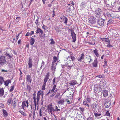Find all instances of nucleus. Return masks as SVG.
<instances>
[{
    "label": "nucleus",
    "mask_w": 120,
    "mask_h": 120,
    "mask_svg": "<svg viewBox=\"0 0 120 120\" xmlns=\"http://www.w3.org/2000/svg\"><path fill=\"white\" fill-rule=\"evenodd\" d=\"M67 62L65 64V65L69 68H71L72 66L71 64V61H73L75 60V57L74 56H69L67 58Z\"/></svg>",
    "instance_id": "1"
},
{
    "label": "nucleus",
    "mask_w": 120,
    "mask_h": 120,
    "mask_svg": "<svg viewBox=\"0 0 120 120\" xmlns=\"http://www.w3.org/2000/svg\"><path fill=\"white\" fill-rule=\"evenodd\" d=\"M36 94L35 93L33 94L34 102L35 107H36V105H37L38 104V102L40 100V96L41 95V92L40 91H38L37 94L36 99L35 97Z\"/></svg>",
    "instance_id": "2"
},
{
    "label": "nucleus",
    "mask_w": 120,
    "mask_h": 120,
    "mask_svg": "<svg viewBox=\"0 0 120 120\" xmlns=\"http://www.w3.org/2000/svg\"><path fill=\"white\" fill-rule=\"evenodd\" d=\"M50 76V73L49 72L47 73L44 77V82L42 86V90H45V86L46 85V82L48 80Z\"/></svg>",
    "instance_id": "3"
},
{
    "label": "nucleus",
    "mask_w": 120,
    "mask_h": 120,
    "mask_svg": "<svg viewBox=\"0 0 120 120\" xmlns=\"http://www.w3.org/2000/svg\"><path fill=\"white\" fill-rule=\"evenodd\" d=\"M101 88L99 85H95L94 86V92L97 94H98L101 91Z\"/></svg>",
    "instance_id": "4"
},
{
    "label": "nucleus",
    "mask_w": 120,
    "mask_h": 120,
    "mask_svg": "<svg viewBox=\"0 0 120 120\" xmlns=\"http://www.w3.org/2000/svg\"><path fill=\"white\" fill-rule=\"evenodd\" d=\"M48 112H50L51 114H52V111H54V108L52 107V104L51 103L49 104L47 106Z\"/></svg>",
    "instance_id": "5"
},
{
    "label": "nucleus",
    "mask_w": 120,
    "mask_h": 120,
    "mask_svg": "<svg viewBox=\"0 0 120 120\" xmlns=\"http://www.w3.org/2000/svg\"><path fill=\"white\" fill-rule=\"evenodd\" d=\"M6 62V57L5 56L1 55L0 56V64L4 65Z\"/></svg>",
    "instance_id": "6"
},
{
    "label": "nucleus",
    "mask_w": 120,
    "mask_h": 120,
    "mask_svg": "<svg viewBox=\"0 0 120 120\" xmlns=\"http://www.w3.org/2000/svg\"><path fill=\"white\" fill-rule=\"evenodd\" d=\"M56 86L55 84L54 85L53 87L51 90V93H53V94H52L53 96L55 94L58 90V89L57 88H56Z\"/></svg>",
    "instance_id": "7"
},
{
    "label": "nucleus",
    "mask_w": 120,
    "mask_h": 120,
    "mask_svg": "<svg viewBox=\"0 0 120 120\" xmlns=\"http://www.w3.org/2000/svg\"><path fill=\"white\" fill-rule=\"evenodd\" d=\"M101 10L99 8H97L94 11L95 14H96V16L97 17L99 16L101 13Z\"/></svg>",
    "instance_id": "8"
},
{
    "label": "nucleus",
    "mask_w": 120,
    "mask_h": 120,
    "mask_svg": "<svg viewBox=\"0 0 120 120\" xmlns=\"http://www.w3.org/2000/svg\"><path fill=\"white\" fill-rule=\"evenodd\" d=\"M96 18L94 17L91 16L89 19V22L91 24H94L96 22Z\"/></svg>",
    "instance_id": "9"
},
{
    "label": "nucleus",
    "mask_w": 120,
    "mask_h": 120,
    "mask_svg": "<svg viewBox=\"0 0 120 120\" xmlns=\"http://www.w3.org/2000/svg\"><path fill=\"white\" fill-rule=\"evenodd\" d=\"M104 20L102 18L99 19L98 20V24L101 26H104Z\"/></svg>",
    "instance_id": "10"
},
{
    "label": "nucleus",
    "mask_w": 120,
    "mask_h": 120,
    "mask_svg": "<svg viewBox=\"0 0 120 120\" xmlns=\"http://www.w3.org/2000/svg\"><path fill=\"white\" fill-rule=\"evenodd\" d=\"M29 103L28 102V100H27L25 101H23L22 103V108L24 110V107L25 106L27 108L28 107Z\"/></svg>",
    "instance_id": "11"
},
{
    "label": "nucleus",
    "mask_w": 120,
    "mask_h": 120,
    "mask_svg": "<svg viewBox=\"0 0 120 120\" xmlns=\"http://www.w3.org/2000/svg\"><path fill=\"white\" fill-rule=\"evenodd\" d=\"M104 106L106 108H109L111 106V103L110 102L108 101L106 99H105Z\"/></svg>",
    "instance_id": "12"
},
{
    "label": "nucleus",
    "mask_w": 120,
    "mask_h": 120,
    "mask_svg": "<svg viewBox=\"0 0 120 120\" xmlns=\"http://www.w3.org/2000/svg\"><path fill=\"white\" fill-rule=\"evenodd\" d=\"M71 36L72 38V42H75L76 41V35L74 32V31L72 30L71 31Z\"/></svg>",
    "instance_id": "13"
},
{
    "label": "nucleus",
    "mask_w": 120,
    "mask_h": 120,
    "mask_svg": "<svg viewBox=\"0 0 120 120\" xmlns=\"http://www.w3.org/2000/svg\"><path fill=\"white\" fill-rule=\"evenodd\" d=\"M84 58V55L83 53L77 59L78 61L79 62H81L83 60Z\"/></svg>",
    "instance_id": "14"
},
{
    "label": "nucleus",
    "mask_w": 120,
    "mask_h": 120,
    "mask_svg": "<svg viewBox=\"0 0 120 120\" xmlns=\"http://www.w3.org/2000/svg\"><path fill=\"white\" fill-rule=\"evenodd\" d=\"M106 81H102L100 82L99 85L101 88H103L105 86L106 84Z\"/></svg>",
    "instance_id": "15"
},
{
    "label": "nucleus",
    "mask_w": 120,
    "mask_h": 120,
    "mask_svg": "<svg viewBox=\"0 0 120 120\" xmlns=\"http://www.w3.org/2000/svg\"><path fill=\"white\" fill-rule=\"evenodd\" d=\"M60 19L65 24H67L68 19L66 17L64 16H63L60 17Z\"/></svg>",
    "instance_id": "16"
},
{
    "label": "nucleus",
    "mask_w": 120,
    "mask_h": 120,
    "mask_svg": "<svg viewBox=\"0 0 120 120\" xmlns=\"http://www.w3.org/2000/svg\"><path fill=\"white\" fill-rule=\"evenodd\" d=\"M86 59L87 61L86 62H88L89 63H90L91 61H93V60L91 58V56L90 55L87 56V57H86Z\"/></svg>",
    "instance_id": "17"
},
{
    "label": "nucleus",
    "mask_w": 120,
    "mask_h": 120,
    "mask_svg": "<svg viewBox=\"0 0 120 120\" xmlns=\"http://www.w3.org/2000/svg\"><path fill=\"white\" fill-rule=\"evenodd\" d=\"M98 64V61L97 59L95 58L92 63L93 66L94 67H96L97 66Z\"/></svg>",
    "instance_id": "18"
},
{
    "label": "nucleus",
    "mask_w": 120,
    "mask_h": 120,
    "mask_svg": "<svg viewBox=\"0 0 120 120\" xmlns=\"http://www.w3.org/2000/svg\"><path fill=\"white\" fill-rule=\"evenodd\" d=\"M108 91L106 90H104L102 91V94L103 96L104 97L107 96L108 95Z\"/></svg>",
    "instance_id": "19"
},
{
    "label": "nucleus",
    "mask_w": 120,
    "mask_h": 120,
    "mask_svg": "<svg viewBox=\"0 0 120 120\" xmlns=\"http://www.w3.org/2000/svg\"><path fill=\"white\" fill-rule=\"evenodd\" d=\"M32 59L31 57H29V59L28 63L29 68H31L32 67Z\"/></svg>",
    "instance_id": "20"
},
{
    "label": "nucleus",
    "mask_w": 120,
    "mask_h": 120,
    "mask_svg": "<svg viewBox=\"0 0 120 120\" xmlns=\"http://www.w3.org/2000/svg\"><path fill=\"white\" fill-rule=\"evenodd\" d=\"M17 101L15 98H14L12 100V106L14 108H15L16 106Z\"/></svg>",
    "instance_id": "21"
},
{
    "label": "nucleus",
    "mask_w": 120,
    "mask_h": 120,
    "mask_svg": "<svg viewBox=\"0 0 120 120\" xmlns=\"http://www.w3.org/2000/svg\"><path fill=\"white\" fill-rule=\"evenodd\" d=\"M119 15H117L115 12H113L111 14V17L114 18H117L118 17Z\"/></svg>",
    "instance_id": "22"
},
{
    "label": "nucleus",
    "mask_w": 120,
    "mask_h": 120,
    "mask_svg": "<svg viewBox=\"0 0 120 120\" xmlns=\"http://www.w3.org/2000/svg\"><path fill=\"white\" fill-rule=\"evenodd\" d=\"M36 32L37 34L40 33L42 35L43 32L40 28H38L36 30Z\"/></svg>",
    "instance_id": "23"
},
{
    "label": "nucleus",
    "mask_w": 120,
    "mask_h": 120,
    "mask_svg": "<svg viewBox=\"0 0 120 120\" xmlns=\"http://www.w3.org/2000/svg\"><path fill=\"white\" fill-rule=\"evenodd\" d=\"M11 82V81L10 80L8 79L4 81V85H5L6 86H8L9 83Z\"/></svg>",
    "instance_id": "24"
},
{
    "label": "nucleus",
    "mask_w": 120,
    "mask_h": 120,
    "mask_svg": "<svg viewBox=\"0 0 120 120\" xmlns=\"http://www.w3.org/2000/svg\"><path fill=\"white\" fill-rule=\"evenodd\" d=\"M26 79L28 82L30 83H31L32 80L31 79L30 76V75H28L27 76Z\"/></svg>",
    "instance_id": "25"
},
{
    "label": "nucleus",
    "mask_w": 120,
    "mask_h": 120,
    "mask_svg": "<svg viewBox=\"0 0 120 120\" xmlns=\"http://www.w3.org/2000/svg\"><path fill=\"white\" fill-rule=\"evenodd\" d=\"M77 83V82L75 80H73L70 82L69 84L71 86H73Z\"/></svg>",
    "instance_id": "26"
},
{
    "label": "nucleus",
    "mask_w": 120,
    "mask_h": 120,
    "mask_svg": "<svg viewBox=\"0 0 120 120\" xmlns=\"http://www.w3.org/2000/svg\"><path fill=\"white\" fill-rule=\"evenodd\" d=\"M30 45H32L34 44L35 42V40L34 38H31L30 39Z\"/></svg>",
    "instance_id": "27"
},
{
    "label": "nucleus",
    "mask_w": 120,
    "mask_h": 120,
    "mask_svg": "<svg viewBox=\"0 0 120 120\" xmlns=\"http://www.w3.org/2000/svg\"><path fill=\"white\" fill-rule=\"evenodd\" d=\"M93 51L97 57H98L99 56V54L98 53V50L96 49L94 50Z\"/></svg>",
    "instance_id": "28"
},
{
    "label": "nucleus",
    "mask_w": 120,
    "mask_h": 120,
    "mask_svg": "<svg viewBox=\"0 0 120 120\" xmlns=\"http://www.w3.org/2000/svg\"><path fill=\"white\" fill-rule=\"evenodd\" d=\"M4 94V90L3 88L0 89V96H2Z\"/></svg>",
    "instance_id": "29"
},
{
    "label": "nucleus",
    "mask_w": 120,
    "mask_h": 120,
    "mask_svg": "<svg viewBox=\"0 0 120 120\" xmlns=\"http://www.w3.org/2000/svg\"><path fill=\"white\" fill-rule=\"evenodd\" d=\"M3 114L5 117H6L8 116V113L6 110L3 109L2 110Z\"/></svg>",
    "instance_id": "30"
},
{
    "label": "nucleus",
    "mask_w": 120,
    "mask_h": 120,
    "mask_svg": "<svg viewBox=\"0 0 120 120\" xmlns=\"http://www.w3.org/2000/svg\"><path fill=\"white\" fill-rule=\"evenodd\" d=\"M86 3H87L86 2H82L80 5L81 7L82 8H85V5Z\"/></svg>",
    "instance_id": "31"
},
{
    "label": "nucleus",
    "mask_w": 120,
    "mask_h": 120,
    "mask_svg": "<svg viewBox=\"0 0 120 120\" xmlns=\"http://www.w3.org/2000/svg\"><path fill=\"white\" fill-rule=\"evenodd\" d=\"M92 107L94 109H96L97 108V105L96 103H93L92 105Z\"/></svg>",
    "instance_id": "32"
},
{
    "label": "nucleus",
    "mask_w": 120,
    "mask_h": 120,
    "mask_svg": "<svg viewBox=\"0 0 120 120\" xmlns=\"http://www.w3.org/2000/svg\"><path fill=\"white\" fill-rule=\"evenodd\" d=\"M12 99L11 98H9L7 102V104L8 105H10V104L12 102Z\"/></svg>",
    "instance_id": "33"
},
{
    "label": "nucleus",
    "mask_w": 120,
    "mask_h": 120,
    "mask_svg": "<svg viewBox=\"0 0 120 120\" xmlns=\"http://www.w3.org/2000/svg\"><path fill=\"white\" fill-rule=\"evenodd\" d=\"M102 40L107 42H108L110 41V40L108 38H102Z\"/></svg>",
    "instance_id": "34"
},
{
    "label": "nucleus",
    "mask_w": 120,
    "mask_h": 120,
    "mask_svg": "<svg viewBox=\"0 0 120 120\" xmlns=\"http://www.w3.org/2000/svg\"><path fill=\"white\" fill-rule=\"evenodd\" d=\"M4 78L3 77L0 76V83L1 84L3 83L4 81Z\"/></svg>",
    "instance_id": "35"
},
{
    "label": "nucleus",
    "mask_w": 120,
    "mask_h": 120,
    "mask_svg": "<svg viewBox=\"0 0 120 120\" xmlns=\"http://www.w3.org/2000/svg\"><path fill=\"white\" fill-rule=\"evenodd\" d=\"M87 103V101H84L83 102V104L85 105L87 107L89 108V105Z\"/></svg>",
    "instance_id": "36"
},
{
    "label": "nucleus",
    "mask_w": 120,
    "mask_h": 120,
    "mask_svg": "<svg viewBox=\"0 0 120 120\" xmlns=\"http://www.w3.org/2000/svg\"><path fill=\"white\" fill-rule=\"evenodd\" d=\"M94 114L95 116L96 117L99 116L101 115V114L97 113L96 112H95V111H94Z\"/></svg>",
    "instance_id": "37"
},
{
    "label": "nucleus",
    "mask_w": 120,
    "mask_h": 120,
    "mask_svg": "<svg viewBox=\"0 0 120 120\" xmlns=\"http://www.w3.org/2000/svg\"><path fill=\"white\" fill-rule=\"evenodd\" d=\"M65 101L67 102V104H69L72 103V101H70L68 99H67L65 100Z\"/></svg>",
    "instance_id": "38"
},
{
    "label": "nucleus",
    "mask_w": 120,
    "mask_h": 120,
    "mask_svg": "<svg viewBox=\"0 0 120 120\" xmlns=\"http://www.w3.org/2000/svg\"><path fill=\"white\" fill-rule=\"evenodd\" d=\"M65 101L64 99L58 101V103L60 104H62Z\"/></svg>",
    "instance_id": "39"
},
{
    "label": "nucleus",
    "mask_w": 120,
    "mask_h": 120,
    "mask_svg": "<svg viewBox=\"0 0 120 120\" xmlns=\"http://www.w3.org/2000/svg\"><path fill=\"white\" fill-rule=\"evenodd\" d=\"M104 65H103V67L104 68H105L107 65V61L105 59L104 60Z\"/></svg>",
    "instance_id": "40"
},
{
    "label": "nucleus",
    "mask_w": 120,
    "mask_h": 120,
    "mask_svg": "<svg viewBox=\"0 0 120 120\" xmlns=\"http://www.w3.org/2000/svg\"><path fill=\"white\" fill-rule=\"evenodd\" d=\"M87 102H88L90 103L91 101V99L90 97H87Z\"/></svg>",
    "instance_id": "41"
},
{
    "label": "nucleus",
    "mask_w": 120,
    "mask_h": 120,
    "mask_svg": "<svg viewBox=\"0 0 120 120\" xmlns=\"http://www.w3.org/2000/svg\"><path fill=\"white\" fill-rule=\"evenodd\" d=\"M108 43L107 44V47L109 48H111L113 46L111 45L110 42V41L108 42Z\"/></svg>",
    "instance_id": "42"
},
{
    "label": "nucleus",
    "mask_w": 120,
    "mask_h": 120,
    "mask_svg": "<svg viewBox=\"0 0 120 120\" xmlns=\"http://www.w3.org/2000/svg\"><path fill=\"white\" fill-rule=\"evenodd\" d=\"M40 36L41 41H44L45 40V38L44 35H43Z\"/></svg>",
    "instance_id": "43"
},
{
    "label": "nucleus",
    "mask_w": 120,
    "mask_h": 120,
    "mask_svg": "<svg viewBox=\"0 0 120 120\" xmlns=\"http://www.w3.org/2000/svg\"><path fill=\"white\" fill-rule=\"evenodd\" d=\"M14 88V86H11V88L9 90L10 92H12Z\"/></svg>",
    "instance_id": "44"
},
{
    "label": "nucleus",
    "mask_w": 120,
    "mask_h": 120,
    "mask_svg": "<svg viewBox=\"0 0 120 120\" xmlns=\"http://www.w3.org/2000/svg\"><path fill=\"white\" fill-rule=\"evenodd\" d=\"M50 41H51V42L50 43V44H54L55 43V42L54 41L53 39H50Z\"/></svg>",
    "instance_id": "45"
},
{
    "label": "nucleus",
    "mask_w": 120,
    "mask_h": 120,
    "mask_svg": "<svg viewBox=\"0 0 120 120\" xmlns=\"http://www.w3.org/2000/svg\"><path fill=\"white\" fill-rule=\"evenodd\" d=\"M21 19V17H16L15 19L16 21V22H18Z\"/></svg>",
    "instance_id": "46"
},
{
    "label": "nucleus",
    "mask_w": 120,
    "mask_h": 120,
    "mask_svg": "<svg viewBox=\"0 0 120 120\" xmlns=\"http://www.w3.org/2000/svg\"><path fill=\"white\" fill-rule=\"evenodd\" d=\"M85 43H89L90 45H94V44H95V42H92V43H91V42H86V41L85 42Z\"/></svg>",
    "instance_id": "47"
},
{
    "label": "nucleus",
    "mask_w": 120,
    "mask_h": 120,
    "mask_svg": "<svg viewBox=\"0 0 120 120\" xmlns=\"http://www.w3.org/2000/svg\"><path fill=\"white\" fill-rule=\"evenodd\" d=\"M53 59L54 62H56V61L58 60V58L56 57L55 56H54L53 57Z\"/></svg>",
    "instance_id": "48"
},
{
    "label": "nucleus",
    "mask_w": 120,
    "mask_h": 120,
    "mask_svg": "<svg viewBox=\"0 0 120 120\" xmlns=\"http://www.w3.org/2000/svg\"><path fill=\"white\" fill-rule=\"evenodd\" d=\"M19 112L21 113V114L24 116H25L26 115V114L24 113V112L23 111H20Z\"/></svg>",
    "instance_id": "49"
},
{
    "label": "nucleus",
    "mask_w": 120,
    "mask_h": 120,
    "mask_svg": "<svg viewBox=\"0 0 120 120\" xmlns=\"http://www.w3.org/2000/svg\"><path fill=\"white\" fill-rule=\"evenodd\" d=\"M60 94L59 92H57L56 94V95L55 96V98H57L60 95Z\"/></svg>",
    "instance_id": "50"
},
{
    "label": "nucleus",
    "mask_w": 120,
    "mask_h": 120,
    "mask_svg": "<svg viewBox=\"0 0 120 120\" xmlns=\"http://www.w3.org/2000/svg\"><path fill=\"white\" fill-rule=\"evenodd\" d=\"M105 115L106 116H110V113H109V111H107L106 112Z\"/></svg>",
    "instance_id": "51"
},
{
    "label": "nucleus",
    "mask_w": 120,
    "mask_h": 120,
    "mask_svg": "<svg viewBox=\"0 0 120 120\" xmlns=\"http://www.w3.org/2000/svg\"><path fill=\"white\" fill-rule=\"evenodd\" d=\"M79 109L82 112H83L84 110V108L83 107H80Z\"/></svg>",
    "instance_id": "52"
},
{
    "label": "nucleus",
    "mask_w": 120,
    "mask_h": 120,
    "mask_svg": "<svg viewBox=\"0 0 120 120\" xmlns=\"http://www.w3.org/2000/svg\"><path fill=\"white\" fill-rule=\"evenodd\" d=\"M55 109H54V111H60V110L58 109V107L57 106L56 107Z\"/></svg>",
    "instance_id": "53"
},
{
    "label": "nucleus",
    "mask_w": 120,
    "mask_h": 120,
    "mask_svg": "<svg viewBox=\"0 0 120 120\" xmlns=\"http://www.w3.org/2000/svg\"><path fill=\"white\" fill-rule=\"evenodd\" d=\"M103 77H104V76L103 75H97L96 76V77H98L99 78H102Z\"/></svg>",
    "instance_id": "54"
},
{
    "label": "nucleus",
    "mask_w": 120,
    "mask_h": 120,
    "mask_svg": "<svg viewBox=\"0 0 120 120\" xmlns=\"http://www.w3.org/2000/svg\"><path fill=\"white\" fill-rule=\"evenodd\" d=\"M6 56H8L10 58H12V56H11L9 54L6 53Z\"/></svg>",
    "instance_id": "55"
},
{
    "label": "nucleus",
    "mask_w": 120,
    "mask_h": 120,
    "mask_svg": "<svg viewBox=\"0 0 120 120\" xmlns=\"http://www.w3.org/2000/svg\"><path fill=\"white\" fill-rule=\"evenodd\" d=\"M39 114L40 116L41 117L42 116V114H41V108L40 109L39 112Z\"/></svg>",
    "instance_id": "56"
},
{
    "label": "nucleus",
    "mask_w": 120,
    "mask_h": 120,
    "mask_svg": "<svg viewBox=\"0 0 120 120\" xmlns=\"http://www.w3.org/2000/svg\"><path fill=\"white\" fill-rule=\"evenodd\" d=\"M55 67H54V64H52V66H51V70L52 71L53 70H55Z\"/></svg>",
    "instance_id": "57"
},
{
    "label": "nucleus",
    "mask_w": 120,
    "mask_h": 120,
    "mask_svg": "<svg viewBox=\"0 0 120 120\" xmlns=\"http://www.w3.org/2000/svg\"><path fill=\"white\" fill-rule=\"evenodd\" d=\"M112 20H109L107 23L108 24H110L112 23Z\"/></svg>",
    "instance_id": "58"
},
{
    "label": "nucleus",
    "mask_w": 120,
    "mask_h": 120,
    "mask_svg": "<svg viewBox=\"0 0 120 120\" xmlns=\"http://www.w3.org/2000/svg\"><path fill=\"white\" fill-rule=\"evenodd\" d=\"M38 19H36V20L35 21V23L36 24V25L38 26Z\"/></svg>",
    "instance_id": "59"
},
{
    "label": "nucleus",
    "mask_w": 120,
    "mask_h": 120,
    "mask_svg": "<svg viewBox=\"0 0 120 120\" xmlns=\"http://www.w3.org/2000/svg\"><path fill=\"white\" fill-rule=\"evenodd\" d=\"M106 15L109 17H111V14L107 13L106 14Z\"/></svg>",
    "instance_id": "60"
},
{
    "label": "nucleus",
    "mask_w": 120,
    "mask_h": 120,
    "mask_svg": "<svg viewBox=\"0 0 120 120\" xmlns=\"http://www.w3.org/2000/svg\"><path fill=\"white\" fill-rule=\"evenodd\" d=\"M22 33L21 32L20 33H19V34H18V35H16V40H17L18 39V37L19 36V35L21 33Z\"/></svg>",
    "instance_id": "61"
},
{
    "label": "nucleus",
    "mask_w": 120,
    "mask_h": 120,
    "mask_svg": "<svg viewBox=\"0 0 120 120\" xmlns=\"http://www.w3.org/2000/svg\"><path fill=\"white\" fill-rule=\"evenodd\" d=\"M108 71V68L105 69L104 71V72L105 73H107Z\"/></svg>",
    "instance_id": "62"
},
{
    "label": "nucleus",
    "mask_w": 120,
    "mask_h": 120,
    "mask_svg": "<svg viewBox=\"0 0 120 120\" xmlns=\"http://www.w3.org/2000/svg\"><path fill=\"white\" fill-rule=\"evenodd\" d=\"M87 120H94L93 117H90L88 118Z\"/></svg>",
    "instance_id": "63"
},
{
    "label": "nucleus",
    "mask_w": 120,
    "mask_h": 120,
    "mask_svg": "<svg viewBox=\"0 0 120 120\" xmlns=\"http://www.w3.org/2000/svg\"><path fill=\"white\" fill-rule=\"evenodd\" d=\"M0 106L2 108L3 107H4V104L2 103H0Z\"/></svg>",
    "instance_id": "64"
}]
</instances>
